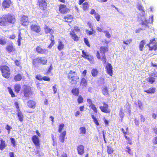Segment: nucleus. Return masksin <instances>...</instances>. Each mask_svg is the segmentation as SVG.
Returning a JSON list of instances; mask_svg holds the SVG:
<instances>
[{
	"mask_svg": "<svg viewBox=\"0 0 157 157\" xmlns=\"http://www.w3.org/2000/svg\"><path fill=\"white\" fill-rule=\"evenodd\" d=\"M155 91V88H151L147 90H145L144 92L147 94H154Z\"/></svg>",
	"mask_w": 157,
	"mask_h": 157,
	"instance_id": "38",
	"label": "nucleus"
},
{
	"mask_svg": "<svg viewBox=\"0 0 157 157\" xmlns=\"http://www.w3.org/2000/svg\"><path fill=\"white\" fill-rule=\"evenodd\" d=\"M82 57L86 59L90 62H94V58L93 56L88 55L84 50L82 51Z\"/></svg>",
	"mask_w": 157,
	"mask_h": 157,
	"instance_id": "12",
	"label": "nucleus"
},
{
	"mask_svg": "<svg viewBox=\"0 0 157 157\" xmlns=\"http://www.w3.org/2000/svg\"><path fill=\"white\" fill-rule=\"evenodd\" d=\"M153 75H154L155 77L157 78V72H156L155 73H153L152 75L150 76L148 78V82L151 84H153L155 82V78L152 76Z\"/></svg>",
	"mask_w": 157,
	"mask_h": 157,
	"instance_id": "19",
	"label": "nucleus"
},
{
	"mask_svg": "<svg viewBox=\"0 0 157 157\" xmlns=\"http://www.w3.org/2000/svg\"><path fill=\"white\" fill-rule=\"evenodd\" d=\"M71 93L75 96H78L79 94V88H74L71 90Z\"/></svg>",
	"mask_w": 157,
	"mask_h": 157,
	"instance_id": "32",
	"label": "nucleus"
},
{
	"mask_svg": "<svg viewBox=\"0 0 157 157\" xmlns=\"http://www.w3.org/2000/svg\"><path fill=\"white\" fill-rule=\"evenodd\" d=\"M21 32L20 31L18 33V38L17 40V42L19 45H20L21 44V42L22 39V37L21 36Z\"/></svg>",
	"mask_w": 157,
	"mask_h": 157,
	"instance_id": "46",
	"label": "nucleus"
},
{
	"mask_svg": "<svg viewBox=\"0 0 157 157\" xmlns=\"http://www.w3.org/2000/svg\"><path fill=\"white\" fill-rule=\"evenodd\" d=\"M70 35L71 36L72 39L75 41H78L79 40V37L75 33V32L73 30H72L70 33Z\"/></svg>",
	"mask_w": 157,
	"mask_h": 157,
	"instance_id": "18",
	"label": "nucleus"
},
{
	"mask_svg": "<svg viewBox=\"0 0 157 157\" xmlns=\"http://www.w3.org/2000/svg\"><path fill=\"white\" fill-rule=\"evenodd\" d=\"M6 146L5 141L2 139L0 140V150H3Z\"/></svg>",
	"mask_w": 157,
	"mask_h": 157,
	"instance_id": "34",
	"label": "nucleus"
},
{
	"mask_svg": "<svg viewBox=\"0 0 157 157\" xmlns=\"http://www.w3.org/2000/svg\"><path fill=\"white\" fill-rule=\"evenodd\" d=\"M13 5L11 0H4L2 3V6L4 9L9 8Z\"/></svg>",
	"mask_w": 157,
	"mask_h": 157,
	"instance_id": "13",
	"label": "nucleus"
},
{
	"mask_svg": "<svg viewBox=\"0 0 157 157\" xmlns=\"http://www.w3.org/2000/svg\"><path fill=\"white\" fill-rule=\"evenodd\" d=\"M84 42L85 44L88 47L90 48V45L88 39L86 38H84Z\"/></svg>",
	"mask_w": 157,
	"mask_h": 157,
	"instance_id": "50",
	"label": "nucleus"
},
{
	"mask_svg": "<svg viewBox=\"0 0 157 157\" xmlns=\"http://www.w3.org/2000/svg\"><path fill=\"white\" fill-rule=\"evenodd\" d=\"M6 23H9L14 25L16 22V17L13 14L8 13L4 16Z\"/></svg>",
	"mask_w": 157,
	"mask_h": 157,
	"instance_id": "5",
	"label": "nucleus"
},
{
	"mask_svg": "<svg viewBox=\"0 0 157 157\" xmlns=\"http://www.w3.org/2000/svg\"><path fill=\"white\" fill-rule=\"evenodd\" d=\"M79 77L77 75L69 79L70 83L71 85L76 84L79 81Z\"/></svg>",
	"mask_w": 157,
	"mask_h": 157,
	"instance_id": "14",
	"label": "nucleus"
},
{
	"mask_svg": "<svg viewBox=\"0 0 157 157\" xmlns=\"http://www.w3.org/2000/svg\"><path fill=\"white\" fill-rule=\"evenodd\" d=\"M21 93L25 98H30L34 94L32 87L27 85L23 86Z\"/></svg>",
	"mask_w": 157,
	"mask_h": 157,
	"instance_id": "2",
	"label": "nucleus"
},
{
	"mask_svg": "<svg viewBox=\"0 0 157 157\" xmlns=\"http://www.w3.org/2000/svg\"><path fill=\"white\" fill-rule=\"evenodd\" d=\"M101 111L106 113H109L110 110L108 109H101Z\"/></svg>",
	"mask_w": 157,
	"mask_h": 157,
	"instance_id": "57",
	"label": "nucleus"
},
{
	"mask_svg": "<svg viewBox=\"0 0 157 157\" xmlns=\"http://www.w3.org/2000/svg\"><path fill=\"white\" fill-rule=\"evenodd\" d=\"M107 151L108 154H111L113 152L114 149L111 146H107Z\"/></svg>",
	"mask_w": 157,
	"mask_h": 157,
	"instance_id": "39",
	"label": "nucleus"
},
{
	"mask_svg": "<svg viewBox=\"0 0 157 157\" xmlns=\"http://www.w3.org/2000/svg\"><path fill=\"white\" fill-rule=\"evenodd\" d=\"M42 77L40 75H37L36 76V78L40 81H42Z\"/></svg>",
	"mask_w": 157,
	"mask_h": 157,
	"instance_id": "62",
	"label": "nucleus"
},
{
	"mask_svg": "<svg viewBox=\"0 0 157 157\" xmlns=\"http://www.w3.org/2000/svg\"><path fill=\"white\" fill-rule=\"evenodd\" d=\"M91 74L93 77H95L98 75V71L97 69L94 68L91 70Z\"/></svg>",
	"mask_w": 157,
	"mask_h": 157,
	"instance_id": "36",
	"label": "nucleus"
},
{
	"mask_svg": "<svg viewBox=\"0 0 157 157\" xmlns=\"http://www.w3.org/2000/svg\"><path fill=\"white\" fill-rule=\"evenodd\" d=\"M39 64L43 65H44L47 64V60L45 57L39 56Z\"/></svg>",
	"mask_w": 157,
	"mask_h": 157,
	"instance_id": "27",
	"label": "nucleus"
},
{
	"mask_svg": "<svg viewBox=\"0 0 157 157\" xmlns=\"http://www.w3.org/2000/svg\"><path fill=\"white\" fill-rule=\"evenodd\" d=\"M91 117L93 119V121L95 124L97 126H99V124L98 122V121L97 119H96L94 116V115H91Z\"/></svg>",
	"mask_w": 157,
	"mask_h": 157,
	"instance_id": "43",
	"label": "nucleus"
},
{
	"mask_svg": "<svg viewBox=\"0 0 157 157\" xmlns=\"http://www.w3.org/2000/svg\"><path fill=\"white\" fill-rule=\"evenodd\" d=\"M7 43V39L5 37L2 36L0 37V44L3 46L5 45Z\"/></svg>",
	"mask_w": 157,
	"mask_h": 157,
	"instance_id": "30",
	"label": "nucleus"
},
{
	"mask_svg": "<svg viewBox=\"0 0 157 157\" xmlns=\"http://www.w3.org/2000/svg\"><path fill=\"white\" fill-rule=\"evenodd\" d=\"M0 25L2 26H5L6 25V21L4 16L0 17Z\"/></svg>",
	"mask_w": 157,
	"mask_h": 157,
	"instance_id": "31",
	"label": "nucleus"
},
{
	"mask_svg": "<svg viewBox=\"0 0 157 157\" xmlns=\"http://www.w3.org/2000/svg\"><path fill=\"white\" fill-rule=\"evenodd\" d=\"M79 133L82 134H85L86 133V130L84 127H82L79 128Z\"/></svg>",
	"mask_w": 157,
	"mask_h": 157,
	"instance_id": "41",
	"label": "nucleus"
},
{
	"mask_svg": "<svg viewBox=\"0 0 157 157\" xmlns=\"http://www.w3.org/2000/svg\"><path fill=\"white\" fill-rule=\"evenodd\" d=\"M27 105L29 108H35L36 107V103L33 100H29L27 102Z\"/></svg>",
	"mask_w": 157,
	"mask_h": 157,
	"instance_id": "29",
	"label": "nucleus"
},
{
	"mask_svg": "<svg viewBox=\"0 0 157 157\" xmlns=\"http://www.w3.org/2000/svg\"><path fill=\"white\" fill-rule=\"evenodd\" d=\"M17 116L18 119L19 121L21 122H23L24 119V116L22 112L20 111V110L18 109L17 110Z\"/></svg>",
	"mask_w": 157,
	"mask_h": 157,
	"instance_id": "20",
	"label": "nucleus"
},
{
	"mask_svg": "<svg viewBox=\"0 0 157 157\" xmlns=\"http://www.w3.org/2000/svg\"><path fill=\"white\" fill-rule=\"evenodd\" d=\"M59 11L60 13L64 14L68 13L70 11V10L66 5L61 4L59 6Z\"/></svg>",
	"mask_w": 157,
	"mask_h": 157,
	"instance_id": "7",
	"label": "nucleus"
},
{
	"mask_svg": "<svg viewBox=\"0 0 157 157\" xmlns=\"http://www.w3.org/2000/svg\"><path fill=\"white\" fill-rule=\"evenodd\" d=\"M66 134V131H64L61 133L59 136V140L60 142L63 143L64 142Z\"/></svg>",
	"mask_w": 157,
	"mask_h": 157,
	"instance_id": "22",
	"label": "nucleus"
},
{
	"mask_svg": "<svg viewBox=\"0 0 157 157\" xmlns=\"http://www.w3.org/2000/svg\"><path fill=\"white\" fill-rule=\"evenodd\" d=\"M63 19L65 22L71 23L73 20V16L71 14H67L64 16Z\"/></svg>",
	"mask_w": 157,
	"mask_h": 157,
	"instance_id": "17",
	"label": "nucleus"
},
{
	"mask_svg": "<svg viewBox=\"0 0 157 157\" xmlns=\"http://www.w3.org/2000/svg\"><path fill=\"white\" fill-rule=\"evenodd\" d=\"M64 127V124L63 123H61L59 124L58 129V132L61 133L62 130L63 129V128Z\"/></svg>",
	"mask_w": 157,
	"mask_h": 157,
	"instance_id": "44",
	"label": "nucleus"
},
{
	"mask_svg": "<svg viewBox=\"0 0 157 157\" xmlns=\"http://www.w3.org/2000/svg\"><path fill=\"white\" fill-rule=\"evenodd\" d=\"M132 41V40L131 39H127L126 40L123 41V43L126 45L130 44Z\"/></svg>",
	"mask_w": 157,
	"mask_h": 157,
	"instance_id": "48",
	"label": "nucleus"
},
{
	"mask_svg": "<svg viewBox=\"0 0 157 157\" xmlns=\"http://www.w3.org/2000/svg\"><path fill=\"white\" fill-rule=\"evenodd\" d=\"M53 69V67L52 64H51L47 71V74H48L51 72V71Z\"/></svg>",
	"mask_w": 157,
	"mask_h": 157,
	"instance_id": "56",
	"label": "nucleus"
},
{
	"mask_svg": "<svg viewBox=\"0 0 157 157\" xmlns=\"http://www.w3.org/2000/svg\"><path fill=\"white\" fill-rule=\"evenodd\" d=\"M64 47V45L63 44L62 42L59 41L58 42V45L57 48L58 50L60 51L61 50L63 49Z\"/></svg>",
	"mask_w": 157,
	"mask_h": 157,
	"instance_id": "37",
	"label": "nucleus"
},
{
	"mask_svg": "<svg viewBox=\"0 0 157 157\" xmlns=\"http://www.w3.org/2000/svg\"><path fill=\"white\" fill-rule=\"evenodd\" d=\"M13 89L14 91L17 93H19L21 89V86L20 84L16 83L13 86Z\"/></svg>",
	"mask_w": 157,
	"mask_h": 157,
	"instance_id": "26",
	"label": "nucleus"
},
{
	"mask_svg": "<svg viewBox=\"0 0 157 157\" xmlns=\"http://www.w3.org/2000/svg\"><path fill=\"white\" fill-rule=\"evenodd\" d=\"M149 47V50L151 51H152L153 50H157V44H155L153 46H148Z\"/></svg>",
	"mask_w": 157,
	"mask_h": 157,
	"instance_id": "47",
	"label": "nucleus"
},
{
	"mask_svg": "<svg viewBox=\"0 0 157 157\" xmlns=\"http://www.w3.org/2000/svg\"><path fill=\"white\" fill-rule=\"evenodd\" d=\"M10 140L12 144L13 147H15L16 146V141L13 138H10Z\"/></svg>",
	"mask_w": 157,
	"mask_h": 157,
	"instance_id": "53",
	"label": "nucleus"
},
{
	"mask_svg": "<svg viewBox=\"0 0 157 157\" xmlns=\"http://www.w3.org/2000/svg\"><path fill=\"white\" fill-rule=\"evenodd\" d=\"M32 64L35 67H36L38 64H39V56L33 59Z\"/></svg>",
	"mask_w": 157,
	"mask_h": 157,
	"instance_id": "33",
	"label": "nucleus"
},
{
	"mask_svg": "<svg viewBox=\"0 0 157 157\" xmlns=\"http://www.w3.org/2000/svg\"><path fill=\"white\" fill-rule=\"evenodd\" d=\"M6 129L8 130V133L9 134L10 131V130L12 129V127L7 124L6 125Z\"/></svg>",
	"mask_w": 157,
	"mask_h": 157,
	"instance_id": "55",
	"label": "nucleus"
},
{
	"mask_svg": "<svg viewBox=\"0 0 157 157\" xmlns=\"http://www.w3.org/2000/svg\"><path fill=\"white\" fill-rule=\"evenodd\" d=\"M148 22L147 20L145 19L144 21H142L141 23V25H142L145 26H147Z\"/></svg>",
	"mask_w": 157,
	"mask_h": 157,
	"instance_id": "60",
	"label": "nucleus"
},
{
	"mask_svg": "<svg viewBox=\"0 0 157 157\" xmlns=\"http://www.w3.org/2000/svg\"><path fill=\"white\" fill-rule=\"evenodd\" d=\"M95 18L98 21H99L101 19V16L98 13L95 14L94 15Z\"/></svg>",
	"mask_w": 157,
	"mask_h": 157,
	"instance_id": "52",
	"label": "nucleus"
},
{
	"mask_svg": "<svg viewBox=\"0 0 157 157\" xmlns=\"http://www.w3.org/2000/svg\"><path fill=\"white\" fill-rule=\"evenodd\" d=\"M101 90L102 93L104 95L107 96L109 95V89L107 86H103Z\"/></svg>",
	"mask_w": 157,
	"mask_h": 157,
	"instance_id": "28",
	"label": "nucleus"
},
{
	"mask_svg": "<svg viewBox=\"0 0 157 157\" xmlns=\"http://www.w3.org/2000/svg\"><path fill=\"white\" fill-rule=\"evenodd\" d=\"M20 21L22 25L24 26H28L29 23L28 16L22 15L20 19Z\"/></svg>",
	"mask_w": 157,
	"mask_h": 157,
	"instance_id": "8",
	"label": "nucleus"
},
{
	"mask_svg": "<svg viewBox=\"0 0 157 157\" xmlns=\"http://www.w3.org/2000/svg\"><path fill=\"white\" fill-rule=\"evenodd\" d=\"M109 51L108 47L101 46L100 48L99 51L97 52L96 56L97 58L101 60L104 64H105L107 61L105 53L108 52Z\"/></svg>",
	"mask_w": 157,
	"mask_h": 157,
	"instance_id": "1",
	"label": "nucleus"
},
{
	"mask_svg": "<svg viewBox=\"0 0 157 157\" xmlns=\"http://www.w3.org/2000/svg\"><path fill=\"white\" fill-rule=\"evenodd\" d=\"M67 77L69 79L77 75V73L76 71H73L71 70H70L69 73L67 74Z\"/></svg>",
	"mask_w": 157,
	"mask_h": 157,
	"instance_id": "21",
	"label": "nucleus"
},
{
	"mask_svg": "<svg viewBox=\"0 0 157 157\" xmlns=\"http://www.w3.org/2000/svg\"><path fill=\"white\" fill-rule=\"evenodd\" d=\"M36 51L38 54L42 55H47L48 52L47 49L43 48L40 45L36 47Z\"/></svg>",
	"mask_w": 157,
	"mask_h": 157,
	"instance_id": "11",
	"label": "nucleus"
},
{
	"mask_svg": "<svg viewBox=\"0 0 157 157\" xmlns=\"http://www.w3.org/2000/svg\"><path fill=\"white\" fill-rule=\"evenodd\" d=\"M36 5L39 9L43 11L45 10L47 8L46 0H38Z\"/></svg>",
	"mask_w": 157,
	"mask_h": 157,
	"instance_id": "6",
	"label": "nucleus"
},
{
	"mask_svg": "<svg viewBox=\"0 0 157 157\" xmlns=\"http://www.w3.org/2000/svg\"><path fill=\"white\" fill-rule=\"evenodd\" d=\"M155 38H153V39H152L150 40V41L149 42V43L147 44V45L148 46H150V44H154L155 43Z\"/></svg>",
	"mask_w": 157,
	"mask_h": 157,
	"instance_id": "61",
	"label": "nucleus"
},
{
	"mask_svg": "<svg viewBox=\"0 0 157 157\" xmlns=\"http://www.w3.org/2000/svg\"><path fill=\"white\" fill-rule=\"evenodd\" d=\"M107 73L110 76H112L113 74V67L111 64L108 63L105 67Z\"/></svg>",
	"mask_w": 157,
	"mask_h": 157,
	"instance_id": "15",
	"label": "nucleus"
},
{
	"mask_svg": "<svg viewBox=\"0 0 157 157\" xmlns=\"http://www.w3.org/2000/svg\"><path fill=\"white\" fill-rule=\"evenodd\" d=\"M54 37L53 35H51L50 38V40L51 41V42L49 45L48 46V48H51L55 44V41L54 40Z\"/></svg>",
	"mask_w": 157,
	"mask_h": 157,
	"instance_id": "35",
	"label": "nucleus"
},
{
	"mask_svg": "<svg viewBox=\"0 0 157 157\" xmlns=\"http://www.w3.org/2000/svg\"><path fill=\"white\" fill-rule=\"evenodd\" d=\"M145 43V40H143L140 42L139 44V48L140 51H143L144 45Z\"/></svg>",
	"mask_w": 157,
	"mask_h": 157,
	"instance_id": "40",
	"label": "nucleus"
},
{
	"mask_svg": "<svg viewBox=\"0 0 157 157\" xmlns=\"http://www.w3.org/2000/svg\"><path fill=\"white\" fill-rule=\"evenodd\" d=\"M42 80L45 81H50V79L49 77L48 76H44L42 78Z\"/></svg>",
	"mask_w": 157,
	"mask_h": 157,
	"instance_id": "54",
	"label": "nucleus"
},
{
	"mask_svg": "<svg viewBox=\"0 0 157 157\" xmlns=\"http://www.w3.org/2000/svg\"><path fill=\"white\" fill-rule=\"evenodd\" d=\"M104 32L105 33V36L108 38H110L111 37V35L109 33L106 31H105Z\"/></svg>",
	"mask_w": 157,
	"mask_h": 157,
	"instance_id": "58",
	"label": "nucleus"
},
{
	"mask_svg": "<svg viewBox=\"0 0 157 157\" xmlns=\"http://www.w3.org/2000/svg\"><path fill=\"white\" fill-rule=\"evenodd\" d=\"M7 89L8 90V91L10 94L11 95V97H15V95L11 88L10 87H7Z\"/></svg>",
	"mask_w": 157,
	"mask_h": 157,
	"instance_id": "42",
	"label": "nucleus"
},
{
	"mask_svg": "<svg viewBox=\"0 0 157 157\" xmlns=\"http://www.w3.org/2000/svg\"><path fill=\"white\" fill-rule=\"evenodd\" d=\"M14 63L15 64V65L18 66H20V63L19 62V61L17 59H16L14 61Z\"/></svg>",
	"mask_w": 157,
	"mask_h": 157,
	"instance_id": "63",
	"label": "nucleus"
},
{
	"mask_svg": "<svg viewBox=\"0 0 157 157\" xmlns=\"http://www.w3.org/2000/svg\"><path fill=\"white\" fill-rule=\"evenodd\" d=\"M44 32L46 34L50 33L51 35H52L54 33V31L53 30L48 27L47 25H46L44 28Z\"/></svg>",
	"mask_w": 157,
	"mask_h": 157,
	"instance_id": "23",
	"label": "nucleus"
},
{
	"mask_svg": "<svg viewBox=\"0 0 157 157\" xmlns=\"http://www.w3.org/2000/svg\"><path fill=\"white\" fill-rule=\"evenodd\" d=\"M77 100L78 104H80L83 103V98L82 96L79 95L78 96Z\"/></svg>",
	"mask_w": 157,
	"mask_h": 157,
	"instance_id": "45",
	"label": "nucleus"
},
{
	"mask_svg": "<svg viewBox=\"0 0 157 157\" xmlns=\"http://www.w3.org/2000/svg\"><path fill=\"white\" fill-rule=\"evenodd\" d=\"M153 143L154 144H157V136H156L154 138Z\"/></svg>",
	"mask_w": 157,
	"mask_h": 157,
	"instance_id": "64",
	"label": "nucleus"
},
{
	"mask_svg": "<svg viewBox=\"0 0 157 157\" xmlns=\"http://www.w3.org/2000/svg\"><path fill=\"white\" fill-rule=\"evenodd\" d=\"M87 85V81L86 79L85 78H81L80 82V85L83 88L86 86Z\"/></svg>",
	"mask_w": 157,
	"mask_h": 157,
	"instance_id": "25",
	"label": "nucleus"
},
{
	"mask_svg": "<svg viewBox=\"0 0 157 157\" xmlns=\"http://www.w3.org/2000/svg\"><path fill=\"white\" fill-rule=\"evenodd\" d=\"M77 151L78 155H83L85 153L84 146L82 145H78L77 147Z\"/></svg>",
	"mask_w": 157,
	"mask_h": 157,
	"instance_id": "16",
	"label": "nucleus"
},
{
	"mask_svg": "<svg viewBox=\"0 0 157 157\" xmlns=\"http://www.w3.org/2000/svg\"><path fill=\"white\" fill-rule=\"evenodd\" d=\"M0 70L2 76L6 79L9 78L11 75L10 68L7 66L2 65L0 66Z\"/></svg>",
	"mask_w": 157,
	"mask_h": 157,
	"instance_id": "3",
	"label": "nucleus"
},
{
	"mask_svg": "<svg viewBox=\"0 0 157 157\" xmlns=\"http://www.w3.org/2000/svg\"><path fill=\"white\" fill-rule=\"evenodd\" d=\"M30 28L31 31L36 33H39L41 31V29L40 25L36 24H32Z\"/></svg>",
	"mask_w": 157,
	"mask_h": 157,
	"instance_id": "10",
	"label": "nucleus"
},
{
	"mask_svg": "<svg viewBox=\"0 0 157 157\" xmlns=\"http://www.w3.org/2000/svg\"><path fill=\"white\" fill-rule=\"evenodd\" d=\"M5 49L6 51L9 53L11 52H15L16 51V49L13 43L11 42L9 44L6 46Z\"/></svg>",
	"mask_w": 157,
	"mask_h": 157,
	"instance_id": "9",
	"label": "nucleus"
},
{
	"mask_svg": "<svg viewBox=\"0 0 157 157\" xmlns=\"http://www.w3.org/2000/svg\"><path fill=\"white\" fill-rule=\"evenodd\" d=\"M124 137L128 140V143L130 144H132V138L128 137L126 136H125Z\"/></svg>",
	"mask_w": 157,
	"mask_h": 157,
	"instance_id": "51",
	"label": "nucleus"
},
{
	"mask_svg": "<svg viewBox=\"0 0 157 157\" xmlns=\"http://www.w3.org/2000/svg\"><path fill=\"white\" fill-rule=\"evenodd\" d=\"M126 150H125V151L128 152L129 154L130 155H132L133 152L132 151L130 147L128 146H127L126 147Z\"/></svg>",
	"mask_w": 157,
	"mask_h": 157,
	"instance_id": "49",
	"label": "nucleus"
},
{
	"mask_svg": "<svg viewBox=\"0 0 157 157\" xmlns=\"http://www.w3.org/2000/svg\"><path fill=\"white\" fill-rule=\"evenodd\" d=\"M23 74L18 73L14 76L13 79L15 82L21 81L23 78Z\"/></svg>",
	"mask_w": 157,
	"mask_h": 157,
	"instance_id": "24",
	"label": "nucleus"
},
{
	"mask_svg": "<svg viewBox=\"0 0 157 157\" xmlns=\"http://www.w3.org/2000/svg\"><path fill=\"white\" fill-rule=\"evenodd\" d=\"M137 9L138 10H139L143 12L144 13V12L143 10V7L142 6V5H139L138 6Z\"/></svg>",
	"mask_w": 157,
	"mask_h": 157,
	"instance_id": "59",
	"label": "nucleus"
},
{
	"mask_svg": "<svg viewBox=\"0 0 157 157\" xmlns=\"http://www.w3.org/2000/svg\"><path fill=\"white\" fill-rule=\"evenodd\" d=\"M36 133L37 135H33L32 137V140L37 149H39L40 147V141L39 137H40L41 134L38 130L36 131Z\"/></svg>",
	"mask_w": 157,
	"mask_h": 157,
	"instance_id": "4",
	"label": "nucleus"
}]
</instances>
